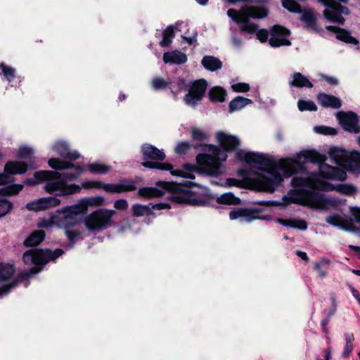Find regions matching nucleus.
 I'll return each instance as SVG.
<instances>
[{
	"label": "nucleus",
	"instance_id": "nucleus-21",
	"mask_svg": "<svg viewBox=\"0 0 360 360\" xmlns=\"http://www.w3.org/2000/svg\"><path fill=\"white\" fill-rule=\"evenodd\" d=\"M358 143L360 146V136L358 137ZM340 166L348 172L360 174V152L357 150L349 152L347 156H345Z\"/></svg>",
	"mask_w": 360,
	"mask_h": 360
},
{
	"label": "nucleus",
	"instance_id": "nucleus-22",
	"mask_svg": "<svg viewBox=\"0 0 360 360\" xmlns=\"http://www.w3.org/2000/svg\"><path fill=\"white\" fill-rule=\"evenodd\" d=\"M326 30L329 32L335 33L336 38L341 41L354 45L359 44V40L354 37H352L351 32L345 28L334 25H327L326 27Z\"/></svg>",
	"mask_w": 360,
	"mask_h": 360
},
{
	"label": "nucleus",
	"instance_id": "nucleus-27",
	"mask_svg": "<svg viewBox=\"0 0 360 360\" xmlns=\"http://www.w3.org/2000/svg\"><path fill=\"white\" fill-rule=\"evenodd\" d=\"M209 100L213 103H223L226 101L227 96L226 90L220 86L211 87L207 94Z\"/></svg>",
	"mask_w": 360,
	"mask_h": 360
},
{
	"label": "nucleus",
	"instance_id": "nucleus-42",
	"mask_svg": "<svg viewBox=\"0 0 360 360\" xmlns=\"http://www.w3.org/2000/svg\"><path fill=\"white\" fill-rule=\"evenodd\" d=\"M163 61L165 64H180V51H168L163 54Z\"/></svg>",
	"mask_w": 360,
	"mask_h": 360
},
{
	"label": "nucleus",
	"instance_id": "nucleus-49",
	"mask_svg": "<svg viewBox=\"0 0 360 360\" xmlns=\"http://www.w3.org/2000/svg\"><path fill=\"white\" fill-rule=\"evenodd\" d=\"M336 191L342 194L351 195L356 192V188L350 184H338L337 185Z\"/></svg>",
	"mask_w": 360,
	"mask_h": 360
},
{
	"label": "nucleus",
	"instance_id": "nucleus-58",
	"mask_svg": "<svg viewBox=\"0 0 360 360\" xmlns=\"http://www.w3.org/2000/svg\"><path fill=\"white\" fill-rule=\"evenodd\" d=\"M103 184L99 181H87L82 183V186L85 188H103Z\"/></svg>",
	"mask_w": 360,
	"mask_h": 360
},
{
	"label": "nucleus",
	"instance_id": "nucleus-45",
	"mask_svg": "<svg viewBox=\"0 0 360 360\" xmlns=\"http://www.w3.org/2000/svg\"><path fill=\"white\" fill-rule=\"evenodd\" d=\"M315 188L318 191L328 192L336 191L337 185L335 186L333 184L324 180L316 179L315 181Z\"/></svg>",
	"mask_w": 360,
	"mask_h": 360
},
{
	"label": "nucleus",
	"instance_id": "nucleus-1",
	"mask_svg": "<svg viewBox=\"0 0 360 360\" xmlns=\"http://www.w3.org/2000/svg\"><path fill=\"white\" fill-rule=\"evenodd\" d=\"M236 158L247 164H257L262 166L260 169L271 175V177L264 174H259L257 177H248L245 179L248 188L259 192L274 193L276 187L283 181V178L277 170L283 172L285 177L288 178L293 174L304 172L306 167L304 163L296 159L285 158L281 161H276L273 158L262 153L255 152H245L238 150L236 152Z\"/></svg>",
	"mask_w": 360,
	"mask_h": 360
},
{
	"label": "nucleus",
	"instance_id": "nucleus-17",
	"mask_svg": "<svg viewBox=\"0 0 360 360\" xmlns=\"http://www.w3.org/2000/svg\"><path fill=\"white\" fill-rule=\"evenodd\" d=\"M27 170V166L21 162H8L4 167V172L0 174V185L8 184L13 181L11 175L23 174Z\"/></svg>",
	"mask_w": 360,
	"mask_h": 360
},
{
	"label": "nucleus",
	"instance_id": "nucleus-55",
	"mask_svg": "<svg viewBox=\"0 0 360 360\" xmlns=\"http://www.w3.org/2000/svg\"><path fill=\"white\" fill-rule=\"evenodd\" d=\"M0 68L2 70L4 76L8 81H11V79L15 77V69L6 66L4 63L0 64Z\"/></svg>",
	"mask_w": 360,
	"mask_h": 360
},
{
	"label": "nucleus",
	"instance_id": "nucleus-54",
	"mask_svg": "<svg viewBox=\"0 0 360 360\" xmlns=\"http://www.w3.org/2000/svg\"><path fill=\"white\" fill-rule=\"evenodd\" d=\"M103 189L108 193H121L120 182L118 184H103Z\"/></svg>",
	"mask_w": 360,
	"mask_h": 360
},
{
	"label": "nucleus",
	"instance_id": "nucleus-14",
	"mask_svg": "<svg viewBox=\"0 0 360 360\" xmlns=\"http://www.w3.org/2000/svg\"><path fill=\"white\" fill-rule=\"evenodd\" d=\"M269 10L265 6H258L253 5H245L240 10L229 8L227 11L228 16L231 15L240 14L245 18L263 19L268 16Z\"/></svg>",
	"mask_w": 360,
	"mask_h": 360
},
{
	"label": "nucleus",
	"instance_id": "nucleus-46",
	"mask_svg": "<svg viewBox=\"0 0 360 360\" xmlns=\"http://www.w3.org/2000/svg\"><path fill=\"white\" fill-rule=\"evenodd\" d=\"M23 186L21 184H13L0 188L1 195H15L18 193Z\"/></svg>",
	"mask_w": 360,
	"mask_h": 360
},
{
	"label": "nucleus",
	"instance_id": "nucleus-51",
	"mask_svg": "<svg viewBox=\"0 0 360 360\" xmlns=\"http://www.w3.org/2000/svg\"><path fill=\"white\" fill-rule=\"evenodd\" d=\"M314 130L316 132L324 135H336L338 134V131L335 128L326 126H316Z\"/></svg>",
	"mask_w": 360,
	"mask_h": 360
},
{
	"label": "nucleus",
	"instance_id": "nucleus-35",
	"mask_svg": "<svg viewBox=\"0 0 360 360\" xmlns=\"http://www.w3.org/2000/svg\"><path fill=\"white\" fill-rule=\"evenodd\" d=\"M218 204L226 205H238L241 203V200L236 197L233 193H225L218 197L216 200Z\"/></svg>",
	"mask_w": 360,
	"mask_h": 360
},
{
	"label": "nucleus",
	"instance_id": "nucleus-52",
	"mask_svg": "<svg viewBox=\"0 0 360 360\" xmlns=\"http://www.w3.org/2000/svg\"><path fill=\"white\" fill-rule=\"evenodd\" d=\"M197 32H195L192 36L186 37L181 34V46L186 44L189 46H192L193 49L196 46L197 43Z\"/></svg>",
	"mask_w": 360,
	"mask_h": 360
},
{
	"label": "nucleus",
	"instance_id": "nucleus-57",
	"mask_svg": "<svg viewBox=\"0 0 360 360\" xmlns=\"http://www.w3.org/2000/svg\"><path fill=\"white\" fill-rule=\"evenodd\" d=\"M307 180L301 176H294L291 180V185L293 187H303L307 185Z\"/></svg>",
	"mask_w": 360,
	"mask_h": 360
},
{
	"label": "nucleus",
	"instance_id": "nucleus-24",
	"mask_svg": "<svg viewBox=\"0 0 360 360\" xmlns=\"http://www.w3.org/2000/svg\"><path fill=\"white\" fill-rule=\"evenodd\" d=\"M53 150L60 157L70 160H75L80 157L77 151H70L68 143L63 141L56 142L53 146Z\"/></svg>",
	"mask_w": 360,
	"mask_h": 360
},
{
	"label": "nucleus",
	"instance_id": "nucleus-23",
	"mask_svg": "<svg viewBox=\"0 0 360 360\" xmlns=\"http://www.w3.org/2000/svg\"><path fill=\"white\" fill-rule=\"evenodd\" d=\"M301 13L300 20L304 22L307 29L311 30L316 33L322 30V29L318 26L316 16L311 9L303 8Z\"/></svg>",
	"mask_w": 360,
	"mask_h": 360
},
{
	"label": "nucleus",
	"instance_id": "nucleus-6",
	"mask_svg": "<svg viewBox=\"0 0 360 360\" xmlns=\"http://www.w3.org/2000/svg\"><path fill=\"white\" fill-rule=\"evenodd\" d=\"M289 197L284 196L283 200L285 205L295 203L302 205H309L310 207L327 210L328 205H334L332 199L327 198L324 194L311 189L290 190Z\"/></svg>",
	"mask_w": 360,
	"mask_h": 360
},
{
	"label": "nucleus",
	"instance_id": "nucleus-33",
	"mask_svg": "<svg viewBox=\"0 0 360 360\" xmlns=\"http://www.w3.org/2000/svg\"><path fill=\"white\" fill-rule=\"evenodd\" d=\"M252 103L250 98H247L240 96H236L231 100L229 104V111L232 113L235 111L239 110L248 104Z\"/></svg>",
	"mask_w": 360,
	"mask_h": 360
},
{
	"label": "nucleus",
	"instance_id": "nucleus-59",
	"mask_svg": "<svg viewBox=\"0 0 360 360\" xmlns=\"http://www.w3.org/2000/svg\"><path fill=\"white\" fill-rule=\"evenodd\" d=\"M257 37L262 43H265L268 40L269 35L270 34L269 32L266 29H260L257 30Z\"/></svg>",
	"mask_w": 360,
	"mask_h": 360
},
{
	"label": "nucleus",
	"instance_id": "nucleus-61",
	"mask_svg": "<svg viewBox=\"0 0 360 360\" xmlns=\"http://www.w3.org/2000/svg\"><path fill=\"white\" fill-rule=\"evenodd\" d=\"M128 202L125 199H120L115 202L114 207L118 210H125L128 208Z\"/></svg>",
	"mask_w": 360,
	"mask_h": 360
},
{
	"label": "nucleus",
	"instance_id": "nucleus-31",
	"mask_svg": "<svg viewBox=\"0 0 360 360\" xmlns=\"http://www.w3.org/2000/svg\"><path fill=\"white\" fill-rule=\"evenodd\" d=\"M202 66L210 70L216 71L222 67V62L217 58L212 56H205L201 60Z\"/></svg>",
	"mask_w": 360,
	"mask_h": 360
},
{
	"label": "nucleus",
	"instance_id": "nucleus-16",
	"mask_svg": "<svg viewBox=\"0 0 360 360\" xmlns=\"http://www.w3.org/2000/svg\"><path fill=\"white\" fill-rule=\"evenodd\" d=\"M337 118L345 131L355 134L360 132L359 119L355 112H340L337 115Z\"/></svg>",
	"mask_w": 360,
	"mask_h": 360
},
{
	"label": "nucleus",
	"instance_id": "nucleus-37",
	"mask_svg": "<svg viewBox=\"0 0 360 360\" xmlns=\"http://www.w3.org/2000/svg\"><path fill=\"white\" fill-rule=\"evenodd\" d=\"M349 152L338 148V147L333 146L330 148L328 150V155L334 160L335 162L340 165L342 163V160L345 158V156H347Z\"/></svg>",
	"mask_w": 360,
	"mask_h": 360
},
{
	"label": "nucleus",
	"instance_id": "nucleus-63",
	"mask_svg": "<svg viewBox=\"0 0 360 360\" xmlns=\"http://www.w3.org/2000/svg\"><path fill=\"white\" fill-rule=\"evenodd\" d=\"M151 210H160L164 209H170L171 206L167 202H160L157 204H150Z\"/></svg>",
	"mask_w": 360,
	"mask_h": 360
},
{
	"label": "nucleus",
	"instance_id": "nucleus-62",
	"mask_svg": "<svg viewBox=\"0 0 360 360\" xmlns=\"http://www.w3.org/2000/svg\"><path fill=\"white\" fill-rule=\"evenodd\" d=\"M226 184L229 186H236L238 188H243L242 181L235 178H228L226 179Z\"/></svg>",
	"mask_w": 360,
	"mask_h": 360
},
{
	"label": "nucleus",
	"instance_id": "nucleus-2",
	"mask_svg": "<svg viewBox=\"0 0 360 360\" xmlns=\"http://www.w3.org/2000/svg\"><path fill=\"white\" fill-rule=\"evenodd\" d=\"M219 147L212 144L202 145L203 153L197 155L193 170L210 176L217 177L223 173L222 162L227 159L226 153L235 151L240 146V139L222 131L217 132Z\"/></svg>",
	"mask_w": 360,
	"mask_h": 360
},
{
	"label": "nucleus",
	"instance_id": "nucleus-28",
	"mask_svg": "<svg viewBox=\"0 0 360 360\" xmlns=\"http://www.w3.org/2000/svg\"><path fill=\"white\" fill-rule=\"evenodd\" d=\"M105 203V198L102 196H96L91 198H84L81 200L77 205L80 207L82 213H86L88 207H98Z\"/></svg>",
	"mask_w": 360,
	"mask_h": 360
},
{
	"label": "nucleus",
	"instance_id": "nucleus-36",
	"mask_svg": "<svg viewBox=\"0 0 360 360\" xmlns=\"http://www.w3.org/2000/svg\"><path fill=\"white\" fill-rule=\"evenodd\" d=\"M160 34L162 36V39L159 42L160 46L162 48L169 46L175 36L174 27L169 25Z\"/></svg>",
	"mask_w": 360,
	"mask_h": 360
},
{
	"label": "nucleus",
	"instance_id": "nucleus-39",
	"mask_svg": "<svg viewBox=\"0 0 360 360\" xmlns=\"http://www.w3.org/2000/svg\"><path fill=\"white\" fill-rule=\"evenodd\" d=\"M133 215L136 217H143L144 215H150L153 212L150 208V205H143L141 204H134L131 207Z\"/></svg>",
	"mask_w": 360,
	"mask_h": 360
},
{
	"label": "nucleus",
	"instance_id": "nucleus-48",
	"mask_svg": "<svg viewBox=\"0 0 360 360\" xmlns=\"http://www.w3.org/2000/svg\"><path fill=\"white\" fill-rule=\"evenodd\" d=\"M171 84L172 82L170 80L167 81L162 77H155L152 80V87L155 90L163 89Z\"/></svg>",
	"mask_w": 360,
	"mask_h": 360
},
{
	"label": "nucleus",
	"instance_id": "nucleus-50",
	"mask_svg": "<svg viewBox=\"0 0 360 360\" xmlns=\"http://www.w3.org/2000/svg\"><path fill=\"white\" fill-rule=\"evenodd\" d=\"M13 209V203L6 199H0V217L5 216Z\"/></svg>",
	"mask_w": 360,
	"mask_h": 360
},
{
	"label": "nucleus",
	"instance_id": "nucleus-53",
	"mask_svg": "<svg viewBox=\"0 0 360 360\" xmlns=\"http://www.w3.org/2000/svg\"><path fill=\"white\" fill-rule=\"evenodd\" d=\"M231 89L234 92L245 93L250 90V85L245 82H238L231 85Z\"/></svg>",
	"mask_w": 360,
	"mask_h": 360
},
{
	"label": "nucleus",
	"instance_id": "nucleus-20",
	"mask_svg": "<svg viewBox=\"0 0 360 360\" xmlns=\"http://www.w3.org/2000/svg\"><path fill=\"white\" fill-rule=\"evenodd\" d=\"M60 200L56 197L41 198L27 203L25 207L30 211L39 212L56 207Z\"/></svg>",
	"mask_w": 360,
	"mask_h": 360
},
{
	"label": "nucleus",
	"instance_id": "nucleus-15",
	"mask_svg": "<svg viewBox=\"0 0 360 360\" xmlns=\"http://www.w3.org/2000/svg\"><path fill=\"white\" fill-rule=\"evenodd\" d=\"M336 1L332 6H330V8H326L323 11V15L327 21L343 25L345 19L342 15H349L350 11L347 6L342 5V2Z\"/></svg>",
	"mask_w": 360,
	"mask_h": 360
},
{
	"label": "nucleus",
	"instance_id": "nucleus-43",
	"mask_svg": "<svg viewBox=\"0 0 360 360\" xmlns=\"http://www.w3.org/2000/svg\"><path fill=\"white\" fill-rule=\"evenodd\" d=\"M297 107L300 111H313L316 112L318 108L315 103L311 100L300 99L297 102Z\"/></svg>",
	"mask_w": 360,
	"mask_h": 360
},
{
	"label": "nucleus",
	"instance_id": "nucleus-41",
	"mask_svg": "<svg viewBox=\"0 0 360 360\" xmlns=\"http://www.w3.org/2000/svg\"><path fill=\"white\" fill-rule=\"evenodd\" d=\"M282 6L290 13H301L302 8L300 4L294 0H281Z\"/></svg>",
	"mask_w": 360,
	"mask_h": 360
},
{
	"label": "nucleus",
	"instance_id": "nucleus-60",
	"mask_svg": "<svg viewBox=\"0 0 360 360\" xmlns=\"http://www.w3.org/2000/svg\"><path fill=\"white\" fill-rule=\"evenodd\" d=\"M33 154V150L30 147L22 146L19 149V156L22 158H30Z\"/></svg>",
	"mask_w": 360,
	"mask_h": 360
},
{
	"label": "nucleus",
	"instance_id": "nucleus-4",
	"mask_svg": "<svg viewBox=\"0 0 360 360\" xmlns=\"http://www.w3.org/2000/svg\"><path fill=\"white\" fill-rule=\"evenodd\" d=\"M41 181H46L44 189L49 193H56L59 195H70L80 191L81 188L76 184L68 185L60 176V172L53 171H39L34 173V176L27 179L25 183L32 186Z\"/></svg>",
	"mask_w": 360,
	"mask_h": 360
},
{
	"label": "nucleus",
	"instance_id": "nucleus-40",
	"mask_svg": "<svg viewBox=\"0 0 360 360\" xmlns=\"http://www.w3.org/2000/svg\"><path fill=\"white\" fill-rule=\"evenodd\" d=\"M15 273L14 266L9 264H0V281L10 278Z\"/></svg>",
	"mask_w": 360,
	"mask_h": 360
},
{
	"label": "nucleus",
	"instance_id": "nucleus-19",
	"mask_svg": "<svg viewBox=\"0 0 360 360\" xmlns=\"http://www.w3.org/2000/svg\"><path fill=\"white\" fill-rule=\"evenodd\" d=\"M260 212L261 210L258 208H235L229 212V218L231 220L240 218L242 221L251 222L261 218L258 215Z\"/></svg>",
	"mask_w": 360,
	"mask_h": 360
},
{
	"label": "nucleus",
	"instance_id": "nucleus-47",
	"mask_svg": "<svg viewBox=\"0 0 360 360\" xmlns=\"http://www.w3.org/2000/svg\"><path fill=\"white\" fill-rule=\"evenodd\" d=\"M136 181L131 179H123L120 181L121 193L135 191Z\"/></svg>",
	"mask_w": 360,
	"mask_h": 360
},
{
	"label": "nucleus",
	"instance_id": "nucleus-3",
	"mask_svg": "<svg viewBox=\"0 0 360 360\" xmlns=\"http://www.w3.org/2000/svg\"><path fill=\"white\" fill-rule=\"evenodd\" d=\"M63 253V250L58 248L53 251L49 249H32L27 250L23 254V260L27 265H34L29 271L21 272L18 278L15 281L0 287V297L8 293L11 289L14 288L20 280H25L31 278L33 275L37 274L42 269V266L49 262L55 260Z\"/></svg>",
	"mask_w": 360,
	"mask_h": 360
},
{
	"label": "nucleus",
	"instance_id": "nucleus-5",
	"mask_svg": "<svg viewBox=\"0 0 360 360\" xmlns=\"http://www.w3.org/2000/svg\"><path fill=\"white\" fill-rule=\"evenodd\" d=\"M297 155L298 160L304 163V166L306 163L318 165L319 175L323 179L341 181L347 179V176L345 170L326 164V156L315 150H303Z\"/></svg>",
	"mask_w": 360,
	"mask_h": 360
},
{
	"label": "nucleus",
	"instance_id": "nucleus-11",
	"mask_svg": "<svg viewBox=\"0 0 360 360\" xmlns=\"http://www.w3.org/2000/svg\"><path fill=\"white\" fill-rule=\"evenodd\" d=\"M207 86V82L205 79L192 82L189 86L188 92L184 98L185 103L191 107L198 105L205 96Z\"/></svg>",
	"mask_w": 360,
	"mask_h": 360
},
{
	"label": "nucleus",
	"instance_id": "nucleus-34",
	"mask_svg": "<svg viewBox=\"0 0 360 360\" xmlns=\"http://www.w3.org/2000/svg\"><path fill=\"white\" fill-rule=\"evenodd\" d=\"M278 222L283 226L297 229L301 231H305L307 229V223L304 219H284L278 218Z\"/></svg>",
	"mask_w": 360,
	"mask_h": 360
},
{
	"label": "nucleus",
	"instance_id": "nucleus-10",
	"mask_svg": "<svg viewBox=\"0 0 360 360\" xmlns=\"http://www.w3.org/2000/svg\"><path fill=\"white\" fill-rule=\"evenodd\" d=\"M48 163L51 168L56 170H64L60 172V176L65 184L68 181L77 179L84 171L83 167L75 165L71 162L58 158H51Z\"/></svg>",
	"mask_w": 360,
	"mask_h": 360
},
{
	"label": "nucleus",
	"instance_id": "nucleus-18",
	"mask_svg": "<svg viewBox=\"0 0 360 360\" xmlns=\"http://www.w3.org/2000/svg\"><path fill=\"white\" fill-rule=\"evenodd\" d=\"M199 186L192 181H181V205L186 204L189 205H202L205 201L200 198H193V196H186V195H193L195 191H193L194 187Z\"/></svg>",
	"mask_w": 360,
	"mask_h": 360
},
{
	"label": "nucleus",
	"instance_id": "nucleus-7",
	"mask_svg": "<svg viewBox=\"0 0 360 360\" xmlns=\"http://www.w3.org/2000/svg\"><path fill=\"white\" fill-rule=\"evenodd\" d=\"M80 214L83 213L80 207L77 204L67 206L57 210L51 216V223L58 227L63 228L69 240L73 242L76 238L82 234L80 231L75 229V226L79 222L77 216Z\"/></svg>",
	"mask_w": 360,
	"mask_h": 360
},
{
	"label": "nucleus",
	"instance_id": "nucleus-32",
	"mask_svg": "<svg viewBox=\"0 0 360 360\" xmlns=\"http://www.w3.org/2000/svg\"><path fill=\"white\" fill-rule=\"evenodd\" d=\"M292 80L290 82V86L297 88H312V83L300 72H295L292 75Z\"/></svg>",
	"mask_w": 360,
	"mask_h": 360
},
{
	"label": "nucleus",
	"instance_id": "nucleus-8",
	"mask_svg": "<svg viewBox=\"0 0 360 360\" xmlns=\"http://www.w3.org/2000/svg\"><path fill=\"white\" fill-rule=\"evenodd\" d=\"M142 153L145 162L142 165L150 169H158L162 171H169L173 176H180L179 169H174L172 165L161 162L166 158L165 153L150 144H144L142 146Z\"/></svg>",
	"mask_w": 360,
	"mask_h": 360
},
{
	"label": "nucleus",
	"instance_id": "nucleus-30",
	"mask_svg": "<svg viewBox=\"0 0 360 360\" xmlns=\"http://www.w3.org/2000/svg\"><path fill=\"white\" fill-rule=\"evenodd\" d=\"M45 238V233L42 230H37L33 231L25 240L24 245L25 247H34L40 244Z\"/></svg>",
	"mask_w": 360,
	"mask_h": 360
},
{
	"label": "nucleus",
	"instance_id": "nucleus-38",
	"mask_svg": "<svg viewBox=\"0 0 360 360\" xmlns=\"http://www.w3.org/2000/svg\"><path fill=\"white\" fill-rule=\"evenodd\" d=\"M87 170L91 174H105L110 171V167L104 164L94 162L86 165Z\"/></svg>",
	"mask_w": 360,
	"mask_h": 360
},
{
	"label": "nucleus",
	"instance_id": "nucleus-13",
	"mask_svg": "<svg viewBox=\"0 0 360 360\" xmlns=\"http://www.w3.org/2000/svg\"><path fill=\"white\" fill-rule=\"evenodd\" d=\"M270 39L269 44L271 47L277 48L290 46L291 41L288 39L291 34L290 30L281 25H274L269 30Z\"/></svg>",
	"mask_w": 360,
	"mask_h": 360
},
{
	"label": "nucleus",
	"instance_id": "nucleus-56",
	"mask_svg": "<svg viewBox=\"0 0 360 360\" xmlns=\"http://www.w3.org/2000/svg\"><path fill=\"white\" fill-rule=\"evenodd\" d=\"M192 137L197 141H204L207 139V135L200 129L194 128L192 130Z\"/></svg>",
	"mask_w": 360,
	"mask_h": 360
},
{
	"label": "nucleus",
	"instance_id": "nucleus-64",
	"mask_svg": "<svg viewBox=\"0 0 360 360\" xmlns=\"http://www.w3.org/2000/svg\"><path fill=\"white\" fill-rule=\"evenodd\" d=\"M330 319H331V317H329L328 315L326 316V317L323 319L321 322V326L322 328V330L323 332L325 333V334H328V329L327 328V326L328 324L330 323Z\"/></svg>",
	"mask_w": 360,
	"mask_h": 360
},
{
	"label": "nucleus",
	"instance_id": "nucleus-25",
	"mask_svg": "<svg viewBox=\"0 0 360 360\" xmlns=\"http://www.w3.org/2000/svg\"><path fill=\"white\" fill-rule=\"evenodd\" d=\"M229 17L231 18L233 21L240 25V28L243 32L255 34L259 28L258 25L250 22L249 18H245L240 14L231 15V16Z\"/></svg>",
	"mask_w": 360,
	"mask_h": 360
},
{
	"label": "nucleus",
	"instance_id": "nucleus-44",
	"mask_svg": "<svg viewBox=\"0 0 360 360\" xmlns=\"http://www.w3.org/2000/svg\"><path fill=\"white\" fill-rule=\"evenodd\" d=\"M345 337L346 344L342 353V357L346 358L349 356L354 349L353 342L354 340V337L352 333H345Z\"/></svg>",
	"mask_w": 360,
	"mask_h": 360
},
{
	"label": "nucleus",
	"instance_id": "nucleus-9",
	"mask_svg": "<svg viewBox=\"0 0 360 360\" xmlns=\"http://www.w3.org/2000/svg\"><path fill=\"white\" fill-rule=\"evenodd\" d=\"M116 214L113 210L98 209L89 214L84 220L86 228L91 231L106 229L112 224V219Z\"/></svg>",
	"mask_w": 360,
	"mask_h": 360
},
{
	"label": "nucleus",
	"instance_id": "nucleus-26",
	"mask_svg": "<svg viewBox=\"0 0 360 360\" xmlns=\"http://www.w3.org/2000/svg\"><path fill=\"white\" fill-rule=\"evenodd\" d=\"M316 99L318 103L324 108L338 109L342 106L341 100L333 95L319 93L316 96Z\"/></svg>",
	"mask_w": 360,
	"mask_h": 360
},
{
	"label": "nucleus",
	"instance_id": "nucleus-12",
	"mask_svg": "<svg viewBox=\"0 0 360 360\" xmlns=\"http://www.w3.org/2000/svg\"><path fill=\"white\" fill-rule=\"evenodd\" d=\"M158 187H144L139 190L138 195L145 198H159L162 196L166 191L175 193L179 190V185H173L167 181H158Z\"/></svg>",
	"mask_w": 360,
	"mask_h": 360
},
{
	"label": "nucleus",
	"instance_id": "nucleus-29",
	"mask_svg": "<svg viewBox=\"0 0 360 360\" xmlns=\"http://www.w3.org/2000/svg\"><path fill=\"white\" fill-rule=\"evenodd\" d=\"M326 221L329 224L337 227L345 228L343 224L348 226L349 228L353 227V223L351 219L344 218L338 214L327 217Z\"/></svg>",
	"mask_w": 360,
	"mask_h": 360
}]
</instances>
